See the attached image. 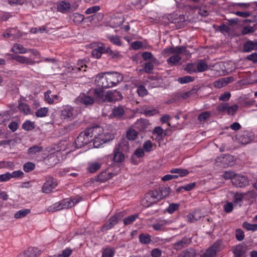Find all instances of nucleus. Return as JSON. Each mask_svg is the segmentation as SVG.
<instances>
[{
  "label": "nucleus",
  "mask_w": 257,
  "mask_h": 257,
  "mask_svg": "<svg viewBox=\"0 0 257 257\" xmlns=\"http://www.w3.org/2000/svg\"><path fill=\"white\" fill-rule=\"evenodd\" d=\"M94 101V98L88 93H81L75 100L76 104L85 105L92 104Z\"/></svg>",
  "instance_id": "f8f14e48"
},
{
  "label": "nucleus",
  "mask_w": 257,
  "mask_h": 257,
  "mask_svg": "<svg viewBox=\"0 0 257 257\" xmlns=\"http://www.w3.org/2000/svg\"><path fill=\"white\" fill-rule=\"evenodd\" d=\"M139 240L142 244H149L151 241V236L149 234H141L139 235Z\"/></svg>",
  "instance_id": "58836bf2"
},
{
  "label": "nucleus",
  "mask_w": 257,
  "mask_h": 257,
  "mask_svg": "<svg viewBox=\"0 0 257 257\" xmlns=\"http://www.w3.org/2000/svg\"><path fill=\"white\" fill-rule=\"evenodd\" d=\"M114 175V174L108 171H105L100 174L99 177L100 179L105 180L111 178Z\"/></svg>",
  "instance_id": "13d9d810"
},
{
  "label": "nucleus",
  "mask_w": 257,
  "mask_h": 257,
  "mask_svg": "<svg viewBox=\"0 0 257 257\" xmlns=\"http://www.w3.org/2000/svg\"><path fill=\"white\" fill-rule=\"evenodd\" d=\"M93 140L87 129L81 133L75 141L77 148H80Z\"/></svg>",
  "instance_id": "423d86ee"
},
{
  "label": "nucleus",
  "mask_w": 257,
  "mask_h": 257,
  "mask_svg": "<svg viewBox=\"0 0 257 257\" xmlns=\"http://www.w3.org/2000/svg\"><path fill=\"white\" fill-rule=\"evenodd\" d=\"M215 161L216 163H219L218 165H220L223 168H226L233 165L234 158L233 156L228 154L222 155L217 157Z\"/></svg>",
  "instance_id": "6e6552de"
},
{
  "label": "nucleus",
  "mask_w": 257,
  "mask_h": 257,
  "mask_svg": "<svg viewBox=\"0 0 257 257\" xmlns=\"http://www.w3.org/2000/svg\"><path fill=\"white\" fill-rule=\"evenodd\" d=\"M22 127L26 131H31L35 128V124L31 121L27 120L24 122Z\"/></svg>",
  "instance_id": "4d7b16f0"
},
{
  "label": "nucleus",
  "mask_w": 257,
  "mask_h": 257,
  "mask_svg": "<svg viewBox=\"0 0 257 257\" xmlns=\"http://www.w3.org/2000/svg\"><path fill=\"white\" fill-rule=\"evenodd\" d=\"M232 252L235 257H241L246 252L245 247L239 244L233 248Z\"/></svg>",
  "instance_id": "393cba45"
},
{
  "label": "nucleus",
  "mask_w": 257,
  "mask_h": 257,
  "mask_svg": "<svg viewBox=\"0 0 257 257\" xmlns=\"http://www.w3.org/2000/svg\"><path fill=\"white\" fill-rule=\"evenodd\" d=\"M57 183L54 178L50 177L47 179L42 187V192L44 193H49L56 188Z\"/></svg>",
  "instance_id": "dca6fc26"
},
{
  "label": "nucleus",
  "mask_w": 257,
  "mask_h": 257,
  "mask_svg": "<svg viewBox=\"0 0 257 257\" xmlns=\"http://www.w3.org/2000/svg\"><path fill=\"white\" fill-rule=\"evenodd\" d=\"M235 237L237 240H242L244 238V232L241 229H237L235 230Z\"/></svg>",
  "instance_id": "338daca9"
},
{
  "label": "nucleus",
  "mask_w": 257,
  "mask_h": 257,
  "mask_svg": "<svg viewBox=\"0 0 257 257\" xmlns=\"http://www.w3.org/2000/svg\"><path fill=\"white\" fill-rule=\"evenodd\" d=\"M43 148L41 146L35 145L30 148L28 150V154L31 156H35L42 151Z\"/></svg>",
  "instance_id": "c85d7f7f"
},
{
  "label": "nucleus",
  "mask_w": 257,
  "mask_h": 257,
  "mask_svg": "<svg viewBox=\"0 0 257 257\" xmlns=\"http://www.w3.org/2000/svg\"><path fill=\"white\" fill-rule=\"evenodd\" d=\"M153 144L150 141H145L143 145V149L147 153L153 150Z\"/></svg>",
  "instance_id": "6e6d98bb"
},
{
  "label": "nucleus",
  "mask_w": 257,
  "mask_h": 257,
  "mask_svg": "<svg viewBox=\"0 0 257 257\" xmlns=\"http://www.w3.org/2000/svg\"><path fill=\"white\" fill-rule=\"evenodd\" d=\"M115 250L112 247H107L104 249L102 252V257H113Z\"/></svg>",
  "instance_id": "09e8293b"
},
{
  "label": "nucleus",
  "mask_w": 257,
  "mask_h": 257,
  "mask_svg": "<svg viewBox=\"0 0 257 257\" xmlns=\"http://www.w3.org/2000/svg\"><path fill=\"white\" fill-rule=\"evenodd\" d=\"M71 19L73 20L74 23L77 25L84 20V17L83 15L79 13H74L71 16Z\"/></svg>",
  "instance_id": "a19ab883"
},
{
  "label": "nucleus",
  "mask_w": 257,
  "mask_h": 257,
  "mask_svg": "<svg viewBox=\"0 0 257 257\" xmlns=\"http://www.w3.org/2000/svg\"><path fill=\"white\" fill-rule=\"evenodd\" d=\"M160 199L159 191L157 190H155L145 195L144 198L142 201V204L144 206L148 207Z\"/></svg>",
  "instance_id": "20e7f679"
},
{
  "label": "nucleus",
  "mask_w": 257,
  "mask_h": 257,
  "mask_svg": "<svg viewBox=\"0 0 257 257\" xmlns=\"http://www.w3.org/2000/svg\"><path fill=\"white\" fill-rule=\"evenodd\" d=\"M242 227L247 230L255 231L257 230V224H251L247 222H244Z\"/></svg>",
  "instance_id": "8fccbe9b"
},
{
  "label": "nucleus",
  "mask_w": 257,
  "mask_h": 257,
  "mask_svg": "<svg viewBox=\"0 0 257 257\" xmlns=\"http://www.w3.org/2000/svg\"><path fill=\"white\" fill-rule=\"evenodd\" d=\"M51 91L47 90L44 93V99L49 104H53L54 102H57L60 101L59 97L58 95H52L51 96L50 95Z\"/></svg>",
  "instance_id": "412c9836"
},
{
  "label": "nucleus",
  "mask_w": 257,
  "mask_h": 257,
  "mask_svg": "<svg viewBox=\"0 0 257 257\" xmlns=\"http://www.w3.org/2000/svg\"><path fill=\"white\" fill-rule=\"evenodd\" d=\"M171 222L170 220L159 219L152 225V227L156 231H162L166 225H170Z\"/></svg>",
  "instance_id": "6ab92c4d"
},
{
  "label": "nucleus",
  "mask_w": 257,
  "mask_h": 257,
  "mask_svg": "<svg viewBox=\"0 0 257 257\" xmlns=\"http://www.w3.org/2000/svg\"><path fill=\"white\" fill-rule=\"evenodd\" d=\"M185 70L189 74L197 72L196 63H189L185 67Z\"/></svg>",
  "instance_id": "de8ad7c7"
},
{
  "label": "nucleus",
  "mask_w": 257,
  "mask_h": 257,
  "mask_svg": "<svg viewBox=\"0 0 257 257\" xmlns=\"http://www.w3.org/2000/svg\"><path fill=\"white\" fill-rule=\"evenodd\" d=\"M189 242L190 240L186 237H184L182 238L181 240L176 242L174 244V247L176 249H180L182 247H184V245L189 243Z\"/></svg>",
  "instance_id": "c9c22d12"
},
{
  "label": "nucleus",
  "mask_w": 257,
  "mask_h": 257,
  "mask_svg": "<svg viewBox=\"0 0 257 257\" xmlns=\"http://www.w3.org/2000/svg\"><path fill=\"white\" fill-rule=\"evenodd\" d=\"M194 80L193 77L190 76H185L182 77H179L178 79V81L179 83L181 84H185L190 82H192Z\"/></svg>",
  "instance_id": "052dcab7"
},
{
  "label": "nucleus",
  "mask_w": 257,
  "mask_h": 257,
  "mask_svg": "<svg viewBox=\"0 0 257 257\" xmlns=\"http://www.w3.org/2000/svg\"><path fill=\"white\" fill-rule=\"evenodd\" d=\"M115 93V92L111 91H108L106 92L102 101L110 102L115 101L116 99Z\"/></svg>",
  "instance_id": "7c9ffc66"
},
{
  "label": "nucleus",
  "mask_w": 257,
  "mask_h": 257,
  "mask_svg": "<svg viewBox=\"0 0 257 257\" xmlns=\"http://www.w3.org/2000/svg\"><path fill=\"white\" fill-rule=\"evenodd\" d=\"M106 53H108L110 57L116 60H119L122 57V56L119 52L117 51H113L109 48H107L106 49Z\"/></svg>",
  "instance_id": "f704fd0d"
},
{
  "label": "nucleus",
  "mask_w": 257,
  "mask_h": 257,
  "mask_svg": "<svg viewBox=\"0 0 257 257\" xmlns=\"http://www.w3.org/2000/svg\"><path fill=\"white\" fill-rule=\"evenodd\" d=\"M136 124L138 125L140 130H143L148 125V122L145 119H140L137 121Z\"/></svg>",
  "instance_id": "69168bd1"
},
{
  "label": "nucleus",
  "mask_w": 257,
  "mask_h": 257,
  "mask_svg": "<svg viewBox=\"0 0 257 257\" xmlns=\"http://www.w3.org/2000/svg\"><path fill=\"white\" fill-rule=\"evenodd\" d=\"M243 51L249 52L253 50L257 51V41L248 40L244 43L243 45Z\"/></svg>",
  "instance_id": "aec40b11"
},
{
  "label": "nucleus",
  "mask_w": 257,
  "mask_h": 257,
  "mask_svg": "<svg viewBox=\"0 0 257 257\" xmlns=\"http://www.w3.org/2000/svg\"><path fill=\"white\" fill-rule=\"evenodd\" d=\"M186 50L185 47H176L173 49H169V53L171 56L167 60V63L170 65H175L180 61L181 58L180 55Z\"/></svg>",
  "instance_id": "7ed1b4c3"
},
{
  "label": "nucleus",
  "mask_w": 257,
  "mask_h": 257,
  "mask_svg": "<svg viewBox=\"0 0 257 257\" xmlns=\"http://www.w3.org/2000/svg\"><path fill=\"white\" fill-rule=\"evenodd\" d=\"M221 244L220 240H217L200 257H214L216 253L221 250Z\"/></svg>",
  "instance_id": "9b49d317"
},
{
  "label": "nucleus",
  "mask_w": 257,
  "mask_h": 257,
  "mask_svg": "<svg viewBox=\"0 0 257 257\" xmlns=\"http://www.w3.org/2000/svg\"><path fill=\"white\" fill-rule=\"evenodd\" d=\"M109 41L117 46H120L121 44L119 38L116 36H109L108 37Z\"/></svg>",
  "instance_id": "0e129e2a"
},
{
  "label": "nucleus",
  "mask_w": 257,
  "mask_h": 257,
  "mask_svg": "<svg viewBox=\"0 0 257 257\" xmlns=\"http://www.w3.org/2000/svg\"><path fill=\"white\" fill-rule=\"evenodd\" d=\"M197 89L196 88H193L190 91L185 92L183 93L182 97L184 99L187 98L188 97H191L197 93Z\"/></svg>",
  "instance_id": "e2e57ef3"
},
{
  "label": "nucleus",
  "mask_w": 257,
  "mask_h": 257,
  "mask_svg": "<svg viewBox=\"0 0 257 257\" xmlns=\"http://www.w3.org/2000/svg\"><path fill=\"white\" fill-rule=\"evenodd\" d=\"M137 92L139 96H144L148 94V91L145 86L140 85L138 87Z\"/></svg>",
  "instance_id": "774afa93"
},
{
  "label": "nucleus",
  "mask_w": 257,
  "mask_h": 257,
  "mask_svg": "<svg viewBox=\"0 0 257 257\" xmlns=\"http://www.w3.org/2000/svg\"><path fill=\"white\" fill-rule=\"evenodd\" d=\"M124 113V110L122 106H116L112 110V114L116 118L121 117Z\"/></svg>",
  "instance_id": "2f4dec72"
},
{
  "label": "nucleus",
  "mask_w": 257,
  "mask_h": 257,
  "mask_svg": "<svg viewBox=\"0 0 257 257\" xmlns=\"http://www.w3.org/2000/svg\"><path fill=\"white\" fill-rule=\"evenodd\" d=\"M158 191L161 199L168 196L170 193V188L167 186L160 187Z\"/></svg>",
  "instance_id": "473e14b6"
},
{
  "label": "nucleus",
  "mask_w": 257,
  "mask_h": 257,
  "mask_svg": "<svg viewBox=\"0 0 257 257\" xmlns=\"http://www.w3.org/2000/svg\"><path fill=\"white\" fill-rule=\"evenodd\" d=\"M197 72H202L206 70L208 68V64L204 60H199L196 63Z\"/></svg>",
  "instance_id": "c756f323"
},
{
  "label": "nucleus",
  "mask_w": 257,
  "mask_h": 257,
  "mask_svg": "<svg viewBox=\"0 0 257 257\" xmlns=\"http://www.w3.org/2000/svg\"><path fill=\"white\" fill-rule=\"evenodd\" d=\"M87 130L94 141L93 145L96 148L99 146V144L97 143L102 144L111 139L109 134L107 133H103V129L101 127L96 126L89 128Z\"/></svg>",
  "instance_id": "f257e3e1"
},
{
  "label": "nucleus",
  "mask_w": 257,
  "mask_h": 257,
  "mask_svg": "<svg viewBox=\"0 0 257 257\" xmlns=\"http://www.w3.org/2000/svg\"><path fill=\"white\" fill-rule=\"evenodd\" d=\"M18 108L20 111L23 113L25 114H28L30 112V109L29 108V106L26 103H20L19 105Z\"/></svg>",
  "instance_id": "3c124183"
},
{
  "label": "nucleus",
  "mask_w": 257,
  "mask_h": 257,
  "mask_svg": "<svg viewBox=\"0 0 257 257\" xmlns=\"http://www.w3.org/2000/svg\"><path fill=\"white\" fill-rule=\"evenodd\" d=\"M113 154V160L114 162L121 163L124 160L125 157L124 154L122 153V152L119 151L118 149L114 148Z\"/></svg>",
  "instance_id": "a878e982"
},
{
  "label": "nucleus",
  "mask_w": 257,
  "mask_h": 257,
  "mask_svg": "<svg viewBox=\"0 0 257 257\" xmlns=\"http://www.w3.org/2000/svg\"><path fill=\"white\" fill-rule=\"evenodd\" d=\"M40 254L41 251L38 248L30 247L20 253L17 257H37Z\"/></svg>",
  "instance_id": "f3484780"
},
{
  "label": "nucleus",
  "mask_w": 257,
  "mask_h": 257,
  "mask_svg": "<svg viewBox=\"0 0 257 257\" xmlns=\"http://www.w3.org/2000/svg\"><path fill=\"white\" fill-rule=\"evenodd\" d=\"M48 109L47 107H41L36 112V115L38 117H42L47 115Z\"/></svg>",
  "instance_id": "bf43d9fd"
},
{
  "label": "nucleus",
  "mask_w": 257,
  "mask_h": 257,
  "mask_svg": "<svg viewBox=\"0 0 257 257\" xmlns=\"http://www.w3.org/2000/svg\"><path fill=\"white\" fill-rule=\"evenodd\" d=\"M35 165L32 162H27L23 166V169L26 172H30L35 169Z\"/></svg>",
  "instance_id": "680f3d73"
},
{
  "label": "nucleus",
  "mask_w": 257,
  "mask_h": 257,
  "mask_svg": "<svg viewBox=\"0 0 257 257\" xmlns=\"http://www.w3.org/2000/svg\"><path fill=\"white\" fill-rule=\"evenodd\" d=\"M211 115L210 111H205L201 112L198 117V119L200 122H203L208 118Z\"/></svg>",
  "instance_id": "603ef678"
},
{
  "label": "nucleus",
  "mask_w": 257,
  "mask_h": 257,
  "mask_svg": "<svg viewBox=\"0 0 257 257\" xmlns=\"http://www.w3.org/2000/svg\"><path fill=\"white\" fill-rule=\"evenodd\" d=\"M253 196L254 192L253 191H248L244 193L237 192L233 196V203L235 206H241L244 199L246 198L248 199L249 198H252Z\"/></svg>",
  "instance_id": "1a4fd4ad"
},
{
  "label": "nucleus",
  "mask_w": 257,
  "mask_h": 257,
  "mask_svg": "<svg viewBox=\"0 0 257 257\" xmlns=\"http://www.w3.org/2000/svg\"><path fill=\"white\" fill-rule=\"evenodd\" d=\"M81 200V198H70L64 199L49 206L47 210L49 212H55L62 209H68L74 206Z\"/></svg>",
  "instance_id": "f03ea898"
},
{
  "label": "nucleus",
  "mask_w": 257,
  "mask_h": 257,
  "mask_svg": "<svg viewBox=\"0 0 257 257\" xmlns=\"http://www.w3.org/2000/svg\"><path fill=\"white\" fill-rule=\"evenodd\" d=\"M86 65L84 61L79 60L78 61L77 66L72 68V70L75 72H77L79 71H85Z\"/></svg>",
  "instance_id": "37998d69"
},
{
  "label": "nucleus",
  "mask_w": 257,
  "mask_h": 257,
  "mask_svg": "<svg viewBox=\"0 0 257 257\" xmlns=\"http://www.w3.org/2000/svg\"><path fill=\"white\" fill-rule=\"evenodd\" d=\"M30 212V210L29 209H21L15 213L14 217L16 219L21 218L26 216Z\"/></svg>",
  "instance_id": "c03bdc74"
},
{
  "label": "nucleus",
  "mask_w": 257,
  "mask_h": 257,
  "mask_svg": "<svg viewBox=\"0 0 257 257\" xmlns=\"http://www.w3.org/2000/svg\"><path fill=\"white\" fill-rule=\"evenodd\" d=\"M132 3L137 9H141L147 4V0H131Z\"/></svg>",
  "instance_id": "5fc2aeb1"
},
{
  "label": "nucleus",
  "mask_w": 257,
  "mask_h": 257,
  "mask_svg": "<svg viewBox=\"0 0 257 257\" xmlns=\"http://www.w3.org/2000/svg\"><path fill=\"white\" fill-rule=\"evenodd\" d=\"M121 152H127L130 149V145L128 142L125 140H122L115 148Z\"/></svg>",
  "instance_id": "bb28decb"
},
{
  "label": "nucleus",
  "mask_w": 257,
  "mask_h": 257,
  "mask_svg": "<svg viewBox=\"0 0 257 257\" xmlns=\"http://www.w3.org/2000/svg\"><path fill=\"white\" fill-rule=\"evenodd\" d=\"M107 79L109 88H111L115 86L122 81L123 77L122 75L117 72H107Z\"/></svg>",
  "instance_id": "9d476101"
},
{
  "label": "nucleus",
  "mask_w": 257,
  "mask_h": 257,
  "mask_svg": "<svg viewBox=\"0 0 257 257\" xmlns=\"http://www.w3.org/2000/svg\"><path fill=\"white\" fill-rule=\"evenodd\" d=\"M138 132L134 129H129L126 133V137L128 140L134 141L138 136Z\"/></svg>",
  "instance_id": "49530a36"
},
{
  "label": "nucleus",
  "mask_w": 257,
  "mask_h": 257,
  "mask_svg": "<svg viewBox=\"0 0 257 257\" xmlns=\"http://www.w3.org/2000/svg\"><path fill=\"white\" fill-rule=\"evenodd\" d=\"M77 114V109L70 105L64 106L61 110L60 117L67 121L74 119Z\"/></svg>",
  "instance_id": "39448f33"
},
{
  "label": "nucleus",
  "mask_w": 257,
  "mask_h": 257,
  "mask_svg": "<svg viewBox=\"0 0 257 257\" xmlns=\"http://www.w3.org/2000/svg\"><path fill=\"white\" fill-rule=\"evenodd\" d=\"M253 139V135L248 132H244L241 135L239 136L238 140L242 144H248Z\"/></svg>",
  "instance_id": "b1692460"
},
{
  "label": "nucleus",
  "mask_w": 257,
  "mask_h": 257,
  "mask_svg": "<svg viewBox=\"0 0 257 257\" xmlns=\"http://www.w3.org/2000/svg\"><path fill=\"white\" fill-rule=\"evenodd\" d=\"M201 218V215L198 211H195L193 214L188 215V219L190 222H193Z\"/></svg>",
  "instance_id": "864d4df0"
},
{
  "label": "nucleus",
  "mask_w": 257,
  "mask_h": 257,
  "mask_svg": "<svg viewBox=\"0 0 257 257\" xmlns=\"http://www.w3.org/2000/svg\"><path fill=\"white\" fill-rule=\"evenodd\" d=\"M80 1L77 0L75 2V5H73L69 2L63 1L58 3L57 5V10L59 12L62 13H67L69 11H74L79 6Z\"/></svg>",
  "instance_id": "0eeeda50"
},
{
  "label": "nucleus",
  "mask_w": 257,
  "mask_h": 257,
  "mask_svg": "<svg viewBox=\"0 0 257 257\" xmlns=\"http://www.w3.org/2000/svg\"><path fill=\"white\" fill-rule=\"evenodd\" d=\"M93 91L94 94L96 98H97L100 101H103L105 92L102 90L101 88H98L92 90Z\"/></svg>",
  "instance_id": "72a5a7b5"
},
{
  "label": "nucleus",
  "mask_w": 257,
  "mask_h": 257,
  "mask_svg": "<svg viewBox=\"0 0 257 257\" xmlns=\"http://www.w3.org/2000/svg\"><path fill=\"white\" fill-rule=\"evenodd\" d=\"M107 77V72H104L98 74L95 77V84L99 87L104 88H109Z\"/></svg>",
  "instance_id": "ddd939ff"
},
{
  "label": "nucleus",
  "mask_w": 257,
  "mask_h": 257,
  "mask_svg": "<svg viewBox=\"0 0 257 257\" xmlns=\"http://www.w3.org/2000/svg\"><path fill=\"white\" fill-rule=\"evenodd\" d=\"M124 22V18L121 13L113 14L110 20V26L115 28L119 26Z\"/></svg>",
  "instance_id": "a211bd4d"
},
{
  "label": "nucleus",
  "mask_w": 257,
  "mask_h": 257,
  "mask_svg": "<svg viewBox=\"0 0 257 257\" xmlns=\"http://www.w3.org/2000/svg\"><path fill=\"white\" fill-rule=\"evenodd\" d=\"M100 167V164L97 162H92L89 163L87 170L90 173H94L99 170Z\"/></svg>",
  "instance_id": "ea45409f"
},
{
  "label": "nucleus",
  "mask_w": 257,
  "mask_h": 257,
  "mask_svg": "<svg viewBox=\"0 0 257 257\" xmlns=\"http://www.w3.org/2000/svg\"><path fill=\"white\" fill-rule=\"evenodd\" d=\"M16 30L14 28H11L7 30L3 34L4 37L9 38L11 37L15 38L19 36V35L16 33Z\"/></svg>",
  "instance_id": "a18cd8bd"
},
{
  "label": "nucleus",
  "mask_w": 257,
  "mask_h": 257,
  "mask_svg": "<svg viewBox=\"0 0 257 257\" xmlns=\"http://www.w3.org/2000/svg\"><path fill=\"white\" fill-rule=\"evenodd\" d=\"M171 173H175L178 174V176L180 177H184L187 175L189 173V172L187 170L179 169V168H174L172 169L170 171Z\"/></svg>",
  "instance_id": "e433bc0d"
},
{
  "label": "nucleus",
  "mask_w": 257,
  "mask_h": 257,
  "mask_svg": "<svg viewBox=\"0 0 257 257\" xmlns=\"http://www.w3.org/2000/svg\"><path fill=\"white\" fill-rule=\"evenodd\" d=\"M11 51L15 53L25 54L28 52L27 49L19 44H15L11 49Z\"/></svg>",
  "instance_id": "cd10ccee"
},
{
  "label": "nucleus",
  "mask_w": 257,
  "mask_h": 257,
  "mask_svg": "<svg viewBox=\"0 0 257 257\" xmlns=\"http://www.w3.org/2000/svg\"><path fill=\"white\" fill-rule=\"evenodd\" d=\"M232 184L237 187H244L248 185L247 178L241 175L236 174L232 179Z\"/></svg>",
  "instance_id": "4468645a"
},
{
  "label": "nucleus",
  "mask_w": 257,
  "mask_h": 257,
  "mask_svg": "<svg viewBox=\"0 0 257 257\" xmlns=\"http://www.w3.org/2000/svg\"><path fill=\"white\" fill-rule=\"evenodd\" d=\"M117 222V217L116 216H112L102 227L101 230L102 231L108 230L113 227Z\"/></svg>",
  "instance_id": "4be33fe9"
},
{
  "label": "nucleus",
  "mask_w": 257,
  "mask_h": 257,
  "mask_svg": "<svg viewBox=\"0 0 257 257\" xmlns=\"http://www.w3.org/2000/svg\"><path fill=\"white\" fill-rule=\"evenodd\" d=\"M196 251L192 248H188L184 250L179 257H195Z\"/></svg>",
  "instance_id": "4c0bfd02"
},
{
  "label": "nucleus",
  "mask_w": 257,
  "mask_h": 257,
  "mask_svg": "<svg viewBox=\"0 0 257 257\" xmlns=\"http://www.w3.org/2000/svg\"><path fill=\"white\" fill-rule=\"evenodd\" d=\"M106 48L102 44H101L98 48L92 51L91 55L93 58L98 59L101 57L102 54L106 53Z\"/></svg>",
  "instance_id": "5701e85b"
},
{
  "label": "nucleus",
  "mask_w": 257,
  "mask_h": 257,
  "mask_svg": "<svg viewBox=\"0 0 257 257\" xmlns=\"http://www.w3.org/2000/svg\"><path fill=\"white\" fill-rule=\"evenodd\" d=\"M139 217L138 214H134L128 216L124 218L123 223L125 225H127L134 222Z\"/></svg>",
  "instance_id": "79ce46f5"
},
{
  "label": "nucleus",
  "mask_w": 257,
  "mask_h": 257,
  "mask_svg": "<svg viewBox=\"0 0 257 257\" xmlns=\"http://www.w3.org/2000/svg\"><path fill=\"white\" fill-rule=\"evenodd\" d=\"M7 56L8 58L15 59L17 62L22 63L25 64L27 65H33L35 63V61L30 58H28L23 56L20 55H14L11 54H7Z\"/></svg>",
  "instance_id": "2eb2a0df"
}]
</instances>
